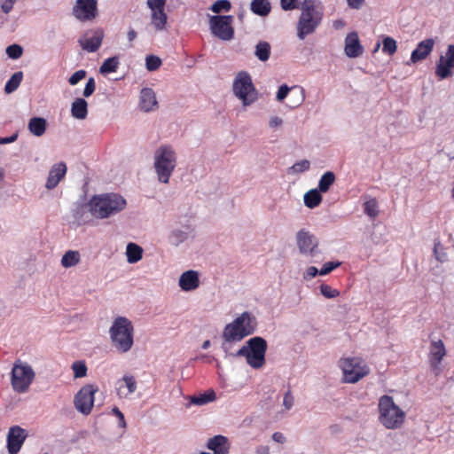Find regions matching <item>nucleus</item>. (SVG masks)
I'll return each mask as SVG.
<instances>
[{
    "instance_id": "nucleus-59",
    "label": "nucleus",
    "mask_w": 454,
    "mask_h": 454,
    "mask_svg": "<svg viewBox=\"0 0 454 454\" xmlns=\"http://www.w3.org/2000/svg\"><path fill=\"white\" fill-rule=\"evenodd\" d=\"M17 138H18L17 133L13 134L10 137H0V145H6V144L13 143L17 140Z\"/></svg>"
},
{
    "instance_id": "nucleus-28",
    "label": "nucleus",
    "mask_w": 454,
    "mask_h": 454,
    "mask_svg": "<svg viewBox=\"0 0 454 454\" xmlns=\"http://www.w3.org/2000/svg\"><path fill=\"white\" fill-rule=\"evenodd\" d=\"M168 16L165 9L151 10V24L156 31H163L166 29Z\"/></svg>"
},
{
    "instance_id": "nucleus-44",
    "label": "nucleus",
    "mask_w": 454,
    "mask_h": 454,
    "mask_svg": "<svg viewBox=\"0 0 454 454\" xmlns=\"http://www.w3.org/2000/svg\"><path fill=\"white\" fill-rule=\"evenodd\" d=\"M364 212L369 216L373 217L378 215V202L375 199H371L364 202Z\"/></svg>"
},
{
    "instance_id": "nucleus-64",
    "label": "nucleus",
    "mask_w": 454,
    "mask_h": 454,
    "mask_svg": "<svg viewBox=\"0 0 454 454\" xmlns=\"http://www.w3.org/2000/svg\"><path fill=\"white\" fill-rule=\"evenodd\" d=\"M210 345V341L209 340H205L202 344V348H207Z\"/></svg>"
},
{
    "instance_id": "nucleus-7",
    "label": "nucleus",
    "mask_w": 454,
    "mask_h": 454,
    "mask_svg": "<svg viewBox=\"0 0 454 454\" xmlns=\"http://www.w3.org/2000/svg\"><path fill=\"white\" fill-rule=\"evenodd\" d=\"M267 341L259 336L248 340L236 354L238 356L246 357L247 363L254 369H260L265 364V354Z\"/></svg>"
},
{
    "instance_id": "nucleus-62",
    "label": "nucleus",
    "mask_w": 454,
    "mask_h": 454,
    "mask_svg": "<svg viewBox=\"0 0 454 454\" xmlns=\"http://www.w3.org/2000/svg\"><path fill=\"white\" fill-rule=\"evenodd\" d=\"M256 452L258 454H270V448L268 446H260Z\"/></svg>"
},
{
    "instance_id": "nucleus-42",
    "label": "nucleus",
    "mask_w": 454,
    "mask_h": 454,
    "mask_svg": "<svg viewBox=\"0 0 454 454\" xmlns=\"http://www.w3.org/2000/svg\"><path fill=\"white\" fill-rule=\"evenodd\" d=\"M231 8V4L229 0H217L210 7V10L215 13L222 12H229Z\"/></svg>"
},
{
    "instance_id": "nucleus-15",
    "label": "nucleus",
    "mask_w": 454,
    "mask_h": 454,
    "mask_svg": "<svg viewBox=\"0 0 454 454\" xmlns=\"http://www.w3.org/2000/svg\"><path fill=\"white\" fill-rule=\"evenodd\" d=\"M72 12L80 21L91 20L97 16L98 2L97 0H76Z\"/></svg>"
},
{
    "instance_id": "nucleus-53",
    "label": "nucleus",
    "mask_w": 454,
    "mask_h": 454,
    "mask_svg": "<svg viewBox=\"0 0 454 454\" xmlns=\"http://www.w3.org/2000/svg\"><path fill=\"white\" fill-rule=\"evenodd\" d=\"M167 0H147L146 4L150 10L165 9Z\"/></svg>"
},
{
    "instance_id": "nucleus-52",
    "label": "nucleus",
    "mask_w": 454,
    "mask_h": 454,
    "mask_svg": "<svg viewBox=\"0 0 454 454\" xmlns=\"http://www.w3.org/2000/svg\"><path fill=\"white\" fill-rule=\"evenodd\" d=\"M294 397L292 394V391L290 389H288L285 393L283 405L286 408V410L289 411L294 406Z\"/></svg>"
},
{
    "instance_id": "nucleus-50",
    "label": "nucleus",
    "mask_w": 454,
    "mask_h": 454,
    "mask_svg": "<svg viewBox=\"0 0 454 454\" xmlns=\"http://www.w3.org/2000/svg\"><path fill=\"white\" fill-rule=\"evenodd\" d=\"M96 90V82L93 77H90L85 84L83 90V97L89 98L90 97Z\"/></svg>"
},
{
    "instance_id": "nucleus-40",
    "label": "nucleus",
    "mask_w": 454,
    "mask_h": 454,
    "mask_svg": "<svg viewBox=\"0 0 454 454\" xmlns=\"http://www.w3.org/2000/svg\"><path fill=\"white\" fill-rule=\"evenodd\" d=\"M444 247L442 244V241L439 239H435L434 247V254L437 261L440 262H444L448 260L447 254L443 251Z\"/></svg>"
},
{
    "instance_id": "nucleus-29",
    "label": "nucleus",
    "mask_w": 454,
    "mask_h": 454,
    "mask_svg": "<svg viewBox=\"0 0 454 454\" xmlns=\"http://www.w3.org/2000/svg\"><path fill=\"white\" fill-rule=\"evenodd\" d=\"M250 10L258 16L265 17L270 12V3L269 0H253L250 4Z\"/></svg>"
},
{
    "instance_id": "nucleus-21",
    "label": "nucleus",
    "mask_w": 454,
    "mask_h": 454,
    "mask_svg": "<svg viewBox=\"0 0 454 454\" xmlns=\"http://www.w3.org/2000/svg\"><path fill=\"white\" fill-rule=\"evenodd\" d=\"M344 51L348 58H357L364 52L357 33L348 34L345 38Z\"/></svg>"
},
{
    "instance_id": "nucleus-34",
    "label": "nucleus",
    "mask_w": 454,
    "mask_h": 454,
    "mask_svg": "<svg viewBox=\"0 0 454 454\" xmlns=\"http://www.w3.org/2000/svg\"><path fill=\"white\" fill-rule=\"evenodd\" d=\"M23 79V73L21 71L15 72L11 78L6 82L4 91L11 94L15 91L20 85Z\"/></svg>"
},
{
    "instance_id": "nucleus-54",
    "label": "nucleus",
    "mask_w": 454,
    "mask_h": 454,
    "mask_svg": "<svg viewBox=\"0 0 454 454\" xmlns=\"http://www.w3.org/2000/svg\"><path fill=\"white\" fill-rule=\"evenodd\" d=\"M17 0H1V9L5 13L8 14L13 8L14 4Z\"/></svg>"
},
{
    "instance_id": "nucleus-24",
    "label": "nucleus",
    "mask_w": 454,
    "mask_h": 454,
    "mask_svg": "<svg viewBox=\"0 0 454 454\" xmlns=\"http://www.w3.org/2000/svg\"><path fill=\"white\" fill-rule=\"evenodd\" d=\"M207 448L212 450L214 454H228L230 450L229 440L221 434L215 435L207 441Z\"/></svg>"
},
{
    "instance_id": "nucleus-6",
    "label": "nucleus",
    "mask_w": 454,
    "mask_h": 454,
    "mask_svg": "<svg viewBox=\"0 0 454 454\" xmlns=\"http://www.w3.org/2000/svg\"><path fill=\"white\" fill-rule=\"evenodd\" d=\"M133 325L128 318L117 317L110 328L114 347L122 353L129 351L133 345Z\"/></svg>"
},
{
    "instance_id": "nucleus-32",
    "label": "nucleus",
    "mask_w": 454,
    "mask_h": 454,
    "mask_svg": "<svg viewBox=\"0 0 454 454\" xmlns=\"http://www.w3.org/2000/svg\"><path fill=\"white\" fill-rule=\"evenodd\" d=\"M304 204L309 208H315L322 201L321 192L317 189H311L304 194Z\"/></svg>"
},
{
    "instance_id": "nucleus-58",
    "label": "nucleus",
    "mask_w": 454,
    "mask_h": 454,
    "mask_svg": "<svg viewBox=\"0 0 454 454\" xmlns=\"http://www.w3.org/2000/svg\"><path fill=\"white\" fill-rule=\"evenodd\" d=\"M347 3L350 8L359 10L363 6L364 0H347Z\"/></svg>"
},
{
    "instance_id": "nucleus-1",
    "label": "nucleus",
    "mask_w": 454,
    "mask_h": 454,
    "mask_svg": "<svg viewBox=\"0 0 454 454\" xmlns=\"http://www.w3.org/2000/svg\"><path fill=\"white\" fill-rule=\"evenodd\" d=\"M324 17L323 8L319 0H303L301 13L296 24V35L304 40L316 32Z\"/></svg>"
},
{
    "instance_id": "nucleus-61",
    "label": "nucleus",
    "mask_w": 454,
    "mask_h": 454,
    "mask_svg": "<svg viewBox=\"0 0 454 454\" xmlns=\"http://www.w3.org/2000/svg\"><path fill=\"white\" fill-rule=\"evenodd\" d=\"M137 36V32L132 28V27H129L128 33H127V37H128V40L129 43H132Z\"/></svg>"
},
{
    "instance_id": "nucleus-10",
    "label": "nucleus",
    "mask_w": 454,
    "mask_h": 454,
    "mask_svg": "<svg viewBox=\"0 0 454 454\" xmlns=\"http://www.w3.org/2000/svg\"><path fill=\"white\" fill-rule=\"evenodd\" d=\"M35 372L27 364L17 362L13 364L11 375V384L13 390L19 394L26 393L35 379Z\"/></svg>"
},
{
    "instance_id": "nucleus-49",
    "label": "nucleus",
    "mask_w": 454,
    "mask_h": 454,
    "mask_svg": "<svg viewBox=\"0 0 454 454\" xmlns=\"http://www.w3.org/2000/svg\"><path fill=\"white\" fill-rule=\"evenodd\" d=\"M87 72L83 69L74 72L68 79L71 85H76L79 82L86 77Z\"/></svg>"
},
{
    "instance_id": "nucleus-45",
    "label": "nucleus",
    "mask_w": 454,
    "mask_h": 454,
    "mask_svg": "<svg viewBox=\"0 0 454 454\" xmlns=\"http://www.w3.org/2000/svg\"><path fill=\"white\" fill-rule=\"evenodd\" d=\"M22 53H23V49L19 44L14 43V44L9 45L6 48V54L8 55L9 58H11L12 59H18L19 58L21 57Z\"/></svg>"
},
{
    "instance_id": "nucleus-46",
    "label": "nucleus",
    "mask_w": 454,
    "mask_h": 454,
    "mask_svg": "<svg viewBox=\"0 0 454 454\" xmlns=\"http://www.w3.org/2000/svg\"><path fill=\"white\" fill-rule=\"evenodd\" d=\"M301 3L300 0H280V6L284 11L301 10Z\"/></svg>"
},
{
    "instance_id": "nucleus-8",
    "label": "nucleus",
    "mask_w": 454,
    "mask_h": 454,
    "mask_svg": "<svg viewBox=\"0 0 454 454\" xmlns=\"http://www.w3.org/2000/svg\"><path fill=\"white\" fill-rule=\"evenodd\" d=\"M232 92L242 102L243 106H251L258 99V91L250 74L247 71H239L236 74Z\"/></svg>"
},
{
    "instance_id": "nucleus-47",
    "label": "nucleus",
    "mask_w": 454,
    "mask_h": 454,
    "mask_svg": "<svg viewBox=\"0 0 454 454\" xmlns=\"http://www.w3.org/2000/svg\"><path fill=\"white\" fill-rule=\"evenodd\" d=\"M320 291L321 294L326 298H335L340 294V292L337 289H333L326 284H322L320 286Z\"/></svg>"
},
{
    "instance_id": "nucleus-51",
    "label": "nucleus",
    "mask_w": 454,
    "mask_h": 454,
    "mask_svg": "<svg viewBox=\"0 0 454 454\" xmlns=\"http://www.w3.org/2000/svg\"><path fill=\"white\" fill-rule=\"evenodd\" d=\"M340 265V262H329L323 265L319 270V275H327Z\"/></svg>"
},
{
    "instance_id": "nucleus-16",
    "label": "nucleus",
    "mask_w": 454,
    "mask_h": 454,
    "mask_svg": "<svg viewBox=\"0 0 454 454\" xmlns=\"http://www.w3.org/2000/svg\"><path fill=\"white\" fill-rule=\"evenodd\" d=\"M104 31L100 28L88 31L78 41L82 50L88 52H96L101 46Z\"/></svg>"
},
{
    "instance_id": "nucleus-2",
    "label": "nucleus",
    "mask_w": 454,
    "mask_h": 454,
    "mask_svg": "<svg viewBox=\"0 0 454 454\" xmlns=\"http://www.w3.org/2000/svg\"><path fill=\"white\" fill-rule=\"evenodd\" d=\"M126 200L117 193H105L93 196L89 201L91 215L96 218H107L125 208Z\"/></svg>"
},
{
    "instance_id": "nucleus-9",
    "label": "nucleus",
    "mask_w": 454,
    "mask_h": 454,
    "mask_svg": "<svg viewBox=\"0 0 454 454\" xmlns=\"http://www.w3.org/2000/svg\"><path fill=\"white\" fill-rule=\"evenodd\" d=\"M339 366L342 371V381L356 383L370 373V368L359 357L341 358Z\"/></svg>"
},
{
    "instance_id": "nucleus-3",
    "label": "nucleus",
    "mask_w": 454,
    "mask_h": 454,
    "mask_svg": "<svg viewBox=\"0 0 454 454\" xmlns=\"http://www.w3.org/2000/svg\"><path fill=\"white\" fill-rule=\"evenodd\" d=\"M378 419L379 422L387 429L401 428L406 419V413L394 401V398L388 395L380 397L378 403Z\"/></svg>"
},
{
    "instance_id": "nucleus-36",
    "label": "nucleus",
    "mask_w": 454,
    "mask_h": 454,
    "mask_svg": "<svg viewBox=\"0 0 454 454\" xmlns=\"http://www.w3.org/2000/svg\"><path fill=\"white\" fill-rule=\"evenodd\" d=\"M119 64V58L117 56L108 58L105 59L99 67V72L103 74L114 73L117 70Z\"/></svg>"
},
{
    "instance_id": "nucleus-56",
    "label": "nucleus",
    "mask_w": 454,
    "mask_h": 454,
    "mask_svg": "<svg viewBox=\"0 0 454 454\" xmlns=\"http://www.w3.org/2000/svg\"><path fill=\"white\" fill-rule=\"evenodd\" d=\"M112 411L119 419V427L124 428L126 421L123 413L117 407H114Z\"/></svg>"
},
{
    "instance_id": "nucleus-33",
    "label": "nucleus",
    "mask_w": 454,
    "mask_h": 454,
    "mask_svg": "<svg viewBox=\"0 0 454 454\" xmlns=\"http://www.w3.org/2000/svg\"><path fill=\"white\" fill-rule=\"evenodd\" d=\"M270 51H271V47H270V44L268 42H266V41H260L255 45L254 55L256 56V58L259 60H261L262 62H265L270 57Z\"/></svg>"
},
{
    "instance_id": "nucleus-43",
    "label": "nucleus",
    "mask_w": 454,
    "mask_h": 454,
    "mask_svg": "<svg viewBox=\"0 0 454 454\" xmlns=\"http://www.w3.org/2000/svg\"><path fill=\"white\" fill-rule=\"evenodd\" d=\"M161 65V59L155 55H148L145 59V67L148 71H155Z\"/></svg>"
},
{
    "instance_id": "nucleus-57",
    "label": "nucleus",
    "mask_w": 454,
    "mask_h": 454,
    "mask_svg": "<svg viewBox=\"0 0 454 454\" xmlns=\"http://www.w3.org/2000/svg\"><path fill=\"white\" fill-rule=\"evenodd\" d=\"M282 124H283L282 118H280L278 116H272L270 118L269 126L271 129H276L278 127H280Z\"/></svg>"
},
{
    "instance_id": "nucleus-17",
    "label": "nucleus",
    "mask_w": 454,
    "mask_h": 454,
    "mask_svg": "<svg viewBox=\"0 0 454 454\" xmlns=\"http://www.w3.org/2000/svg\"><path fill=\"white\" fill-rule=\"evenodd\" d=\"M27 438L26 430L20 426L10 427L7 434V450L9 454H17Z\"/></svg>"
},
{
    "instance_id": "nucleus-35",
    "label": "nucleus",
    "mask_w": 454,
    "mask_h": 454,
    "mask_svg": "<svg viewBox=\"0 0 454 454\" xmlns=\"http://www.w3.org/2000/svg\"><path fill=\"white\" fill-rule=\"evenodd\" d=\"M335 182V175L332 171H326L319 179L317 190L326 192Z\"/></svg>"
},
{
    "instance_id": "nucleus-13",
    "label": "nucleus",
    "mask_w": 454,
    "mask_h": 454,
    "mask_svg": "<svg viewBox=\"0 0 454 454\" xmlns=\"http://www.w3.org/2000/svg\"><path fill=\"white\" fill-rule=\"evenodd\" d=\"M454 69V43L447 47L444 56H440L435 66V75L439 80H444L453 75Z\"/></svg>"
},
{
    "instance_id": "nucleus-41",
    "label": "nucleus",
    "mask_w": 454,
    "mask_h": 454,
    "mask_svg": "<svg viewBox=\"0 0 454 454\" xmlns=\"http://www.w3.org/2000/svg\"><path fill=\"white\" fill-rule=\"evenodd\" d=\"M74 378H83L87 375V365L84 361H75L72 364Z\"/></svg>"
},
{
    "instance_id": "nucleus-5",
    "label": "nucleus",
    "mask_w": 454,
    "mask_h": 454,
    "mask_svg": "<svg viewBox=\"0 0 454 454\" xmlns=\"http://www.w3.org/2000/svg\"><path fill=\"white\" fill-rule=\"evenodd\" d=\"M257 322L254 317L248 312H243L233 322L228 324L223 332L225 341H239L251 335L256 329Z\"/></svg>"
},
{
    "instance_id": "nucleus-48",
    "label": "nucleus",
    "mask_w": 454,
    "mask_h": 454,
    "mask_svg": "<svg viewBox=\"0 0 454 454\" xmlns=\"http://www.w3.org/2000/svg\"><path fill=\"white\" fill-rule=\"evenodd\" d=\"M215 399V393L211 390V396L207 398L204 394L200 395L199 396H193L192 398V403L197 405H203L207 403L208 402H212Z\"/></svg>"
},
{
    "instance_id": "nucleus-19",
    "label": "nucleus",
    "mask_w": 454,
    "mask_h": 454,
    "mask_svg": "<svg viewBox=\"0 0 454 454\" xmlns=\"http://www.w3.org/2000/svg\"><path fill=\"white\" fill-rule=\"evenodd\" d=\"M67 170V168L65 162L60 161L59 163L54 164L49 171L45 187L48 190L54 189L59 184V182L65 177Z\"/></svg>"
},
{
    "instance_id": "nucleus-12",
    "label": "nucleus",
    "mask_w": 454,
    "mask_h": 454,
    "mask_svg": "<svg viewBox=\"0 0 454 454\" xmlns=\"http://www.w3.org/2000/svg\"><path fill=\"white\" fill-rule=\"evenodd\" d=\"M98 390V387L92 384L83 386L74 396V403L76 410L89 415L94 404V395Z\"/></svg>"
},
{
    "instance_id": "nucleus-55",
    "label": "nucleus",
    "mask_w": 454,
    "mask_h": 454,
    "mask_svg": "<svg viewBox=\"0 0 454 454\" xmlns=\"http://www.w3.org/2000/svg\"><path fill=\"white\" fill-rule=\"evenodd\" d=\"M319 274V270L315 266H310L307 268L306 271L303 274V278L305 280H310Z\"/></svg>"
},
{
    "instance_id": "nucleus-22",
    "label": "nucleus",
    "mask_w": 454,
    "mask_h": 454,
    "mask_svg": "<svg viewBox=\"0 0 454 454\" xmlns=\"http://www.w3.org/2000/svg\"><path fill=\"white\" fill-rule=\"evenodd\" d=\"M139 106L144 112L153 111L158 106L155 92L151 88H144L140 91Z\"/></svg>"
},
{
    "instance_id": "nucleus-60",
    "label": "nucleus",
    "mask_w": 454,
    "mask_h": 454,
    "mask_svg": "<svg viewBox=\"0 0 454 454\" xmlns=\"http://www.w3.org/2000/svg\"><path fill=\"white\" fill-rule=\"evenodd\" d=\"M272 439L279 443H284L286 442V437L280 432H276L272 434Z\"/></svg>"
},
{
    "instance_id": "nucleus-4",
    "label": "nucleus",
    "mask_w": 454,
    "mask_h": 454,
    "mask_svg": "<svg viewBox=\"0 0 454 454\" xmlns=\"http://www.w3.org/2000/svg\"><path fill=\"white\" fill-rule=\"evenodd\" d=\"M176 163V153L171 145H162L155 150L153 154V168L160 183H169Z\"/></svg>"
},
{
    "instance_id": "nucleus-30",
    "label": "nucleus",
    "mask_w": 454,
    "mask_h": 454,
    "mask_svg": "<svg viewBox=\"0 0 454 454\" xmlns=\"http://www.w3.org/2000/svg\"><path fill=\"white\" fill-rule=\"evenodd\" d=\"M143 248L136 243L130 242L127 245L126 256L129 263H136L143 257Z\"/></svg>"
},
{
    "instance_id": "nucleus-18",
    "label": "nucleus",
    "mask_w": 454,
    "mask_h": 454,
    "mask_svg": "<svg viewBox=\"0 0 454 454\" xmlns=\"http://www.w3.org/2000/svg\"><path fill=\"white\" fill-rule=\"evenodd\" d=\"M137 388V382L135 376L125 374L116 382V392L120 398H128L134 394Z\"/></svg>"
},
{
    "instance_id": "nucleus-39",
    "label": "nucleus",
    "mask_w": 454,
    "mask_h": 454,
    "mask_svg": "<svg viewBox=\"0 0 454 454\" xmlns=\"http://www.w3.org/2000/svg\"><path fill=\"white\" fill-rule=\"evenodd\" d=\"M310 168V162L308 160H301L300 161L295 162L293 166L288 168V174H301Z\"/></svg>"
},
{
    "instance_id": "nucleus-11",
    "label": "nucleus",
    "mask_w": 454,
    "mask_h": 454,
    "mask_svg": "<svg viewBox=\"0 0 454 454\" xmlns=\"http://www.w3.org/2000/svg\"><path fill=\"white\" fill-rule=\"evenodd\" d=\"M232 15H212L209 16L208 25L211 34L222 40L231 41L234 37V28Z\"/></svg>"
},
{
    "instance_id": "nucleus-38",
    "label": "nucleus",
    "mask_w": 454,
    "mask_h": 454,
    "mask_svg": "<svg viewBox=\"0 0 454 454\" xmlns=\"http://www.w3.org/2000/svg\"><path fill=\"white\" fill-rule=\"evenodd\" d=\"M397 50L396 41L390 37L386 36L383 38L382 41V52L385 54H387L389 56H392L395 53Z\"/></svg>"
},
{
    "instance_id": "nucleus-31",
    "label": "nucleus",
    "mask_w": 454,
    "mask_h": 454,
    "mask_svg": "<svg viewBox=\"0 0 454 454\" xmlns=\"http://www.w3.org/2000/svg\"><path fill=\"white\" fill-rule=\"evenodd\" d=\"M28 129L36 137L43 136L46 130V120L42 117L31 118L28 122Z\"/></svg>"
},
{
    "instance_id": "nucleus-25",
    "label": "nucleus",
    "mask_w": 454,
    "mask_h": 454,
    "mask_svg": "<svg viewBox=\"0 0 454 454\" xmlns=\"http://www.w3.org/2000/svg\"><path fill=\"white\" fill-rule=\"evenodd\" d=\"M200 286L199 274L195 270L184 272L179 278V286L184 291L195 290Z\"/></svg>"
},
{
    "instance_id": "nucleus-26",
    "label": "nucleus",
    "mask_w": 454,
    "mask_h": 454,
    "mask_svg": "<svg viewBox=\"0 0 454 454\" xmlns=\"http://www.w3.org/2000/svg\"><path fill=\"white\" fill-rule=\"evenodd\" d=\"M294 90H298L299 94L297 96V100L295 104L292 106V107L299 106L300 105H301L305 98L304 89L299 86L289 87L287 84H282L281 86H279L278 90L276 94V100L278 102H282Z\"/></svg>"
},
{
    "instance_id": "nucleus-14",
    "label": "nucleus",
    "mask_w": 454,
    "mask_h": 454,
    "mask_svg": "<svg viewBox=\"0 0 454 454\" xmlns=\"http://www.w3.org/2000/svg\"><path fill=\"white\" fill-rule=\"evenodd\" d=\"M297 246L301 254L311 258L320 254L317 239L309 231L301 230L297 233Z\"/></svg>"
},
{
    "instance_id": "nucleus-23",
    "label": "nucleus",
    "mask_w": 454,
    "mask_h": 454,
    "mask_svg": "<svg viewBox=\"0 0 454 454\" xmlns=\"http://www.w3.org/2000/svg\"><path fill=\"white\" fill-rule=\"evenodd\" d=\"M445 355L446 351L442 340L432 341L430 345L429 362L434 370L439 368V364Z\"/></svg>"
},
{
    "instance_id": "nucleus-63",
    "label": "nucleus",
    "mask_w": 454,
    "mask_h": 454,
    "mask_svg": "<svg viewBox=\"0 0 454 454\" xmlns=\"http://www.w3.org/2000/svg\"><path fill=\"white\" fill-rule=\"evenodd\" d=\"M333 26L335 29H340L345 26V22L342 20H337L333 21Z\"/></svg>"
},
{
    "instance_id": "nucleus-37",
    "label": "nucleus",
    "mask_w": 454,
    "mask_h": 454,
    "mask_svg": "<svg viewBox=\"0 0 454 454\" xmlns=\"http://www.w3.org/2000/svg\"><path fill=\"white\" fill-rule=\"evenodd\" d=\"M80 262V254L78 251L69 250L61 259V265L64 268H70L75 266Z\"/></svg>"
},
{
    "instance_id": "nucleus-20",
    "label": "nucleus",
    "mask_w": 454,
    "mask_h": 454,
    "mask_svg": "<svg viewBox=\"0 0 454 454\" xmlns=\"http://www.w3.org/2000/svg\"><path fill=\"white\" fill-rule=\"evenodd\" d=\"M434 40L433 38H427L419 42L415 50L412 51L410 61L415 64L419 61L427 59L432 52L434 46Z\"/></svg>"
},
{
    "instance_id": "nucleus-27",
    "label": "nucleus",
    "mask_w": 454,
    "mask_h": 454,
    "mask_svg": "<svg viewBox=\"0 0 454 454\" xmlns=\"http://www.w3.org/2000/svg\"><path fill=\"white\" fill-rule=\"evenodd\" d=\"M71 115L77 120H84L88 115V103L82 98H75L71 105Z\"/></svg>"
}]
</instances>
